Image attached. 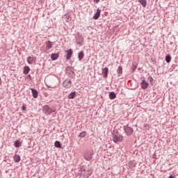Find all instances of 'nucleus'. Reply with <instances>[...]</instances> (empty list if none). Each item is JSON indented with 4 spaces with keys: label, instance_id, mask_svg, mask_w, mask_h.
I'll return each instance as SVG.
<instances>
[{
    "label": "nucleus",
    "instance_id": "nucleus-16",
    "mask_svg": "<svg viewBox=\"0 0 178 178\" xmlns=\"http://www.w3.org/2000/svg\"><path fill=\"white\" fill-rule=\"evenodd\" d=\"M109 98L110 99H115V98H116V94H115V92H111L109 93Z\"/></svg>",
    "mask_w": 178,
    "mask_h": 178
},
{
    "label": "nucleus",
    "instance_id": "nucleus-12",
    "mask_svg": "<svg viewBox=\"0 0 178 178\" xmlns=\"http://www.w3.org/2000/svg\"><path fill=\"white\" fill-rule=\"evenodd\" d=\"M52 42L51 41H47L46 42V47H47V49H51V48H52Z\"/></svg>",
    "mask_w": 178,
    "mask_h": 178
},
{
    "label": "nucleus",
    "instance_id": "nucleus-25",
    "mask_svg": "<svg viewBox=\"0 0 178 178\" xmlns=\"http://www.w3.org/2000/svg\"><path fill=\"white\" fill-rule=\"evenodd\" d=\"M79 137H81L82 138H84L86 137V132L83 131L79 134Z\"/></svg>",
    "mask_w": 178,
    "mask_h": 178
},
{
    "label": "nucleus",
    "instance_id": "nucleus-23",
    "mask_svg": "<svg viewBox=\"0 0 178 178\" xmlns=\"http://www.w3.org/2000/svg\"><path fill=\"white\" fill-rule=\"evenodd\" d=\"M84 172H86V170L84 169V167H82L81 168V175H82L83 176H86V173H84Z\"/></svg>",
    "mask_w": 178,
    "mask_h": 178
},
{
    "label": "nucleus",
    "instance_id": "nucleus-1",
    "mask_svg": "<svg viewBox=\"0 0 178 178\" xmlns=\"http://www.w3.org/2000/svg\"><path fill=\"white\" fill-rule=\"evenodd\" d=\"M42 112H44L47 115H51V113H54V112H55V110L49 108V106L45 105L42 108Z\"/></svg>",
    "mask_w": 178,
    "mask_h": 178
},
{
    "label": "nucleus",
    "instance_id": "nucleus-5",
    "mask_svg": "<svg viewBox=\"0 0 178 178\" xmlns=\"http://www.w3.org/2000/svg\"><path fill=\"white\" fill-rule=\"evenodd\" d=\"M63 87H64V88H70L72 87V81L67 80L64 81L63 83Z\"/></svg>",
    "mask_w": 178,
    "mask_h": 178
},
{
    "label": "nucleus",
    "instance_id": "nucleus-22",
    "mask_svg": "<svg viewBox=\"0 0 178 178\" xmlns=\"http://www.w3.org/2000/svg\"><path fill=\"white\" fill-rule=\"evenodd\" d=\"M15 147H16V148H19V147H20V142L19 140H16L15 142Z\"/></svg>",
    "mask_w": 178,
    "mask_h": 178
},
{
    "label": "nucleus",
    "instance_id": "nucleus-31",
    "mask_svg": "<svg viewBox=\"0 0 178 178\" xmlns=\"http://www.w3.org/2000/svg\"><path fill=\"white\" fill-rule=\"evenodd\" d=\"M96 2L98 3V2H99V0H96Z\"/></svg>",
    "mask_w": 178,
    "mask_h": 178
},
{
    "label": "nucleus",
    "instance_id": "nucleus-28",
    "mask_svg": "<svg viewBox=\"0 0 178 178\" xmlns=\"http://www.w3.org/2000/svg\"><path fill=\"white\" fill-rule=\"evenodd\" d=\"M22 111H26V106H22Z\"/></svg>",
    "mask_w": 178,
    "mask_h": 178
},
{
    "label": "nucleus",
    "instance_id": "nucleus-2",
    "mask_svg": "<svg viewBox=\"0 0 178 178\" xmlns=\"http://www.w3.org/2000/svg\"><path fill=\"white\" fill-rule=\"evenodd\" d=\"M123 140V137L119 134H115L113 135V141L114 143H121Z\"/></svg>",
    "mask_w": 178,
    "mask_h": 178
},
{
    "label": "nucleus",
    "instance_id": "nucleus-19",
    "mask_svg": "<svg viewBox=\"0 0 178 178\" xmlns=\"http://www.w3.org/2000/svg\"><path fill=\"white\" fill-rule=\"evenodd\" d=\"M139 2L143 6V8H145L147 6V0H139Z\"/></svg>",
    "mask_w": 178,
    "mask_h": 178
},
{
    "label": "nucleus",
    "instance_id": "nucleus-26",
    "mask_svg": "<svg viewBox=\"0 0 178 178\" xmlns=\"http://www.w3.org/2000/svg\"><path fill=\"white\" fill-rule=\"evenodd\" d=\"M148 80L150 81V83H152V81H154V78H152V76H149Z\"/></svg>",
    "mask_w": 178,
    "mask_h": 178
},
{
    "label": "nucleus",
    "instance_id": "nucleus-24",
    "mask_svg": "<svg viewBox=\"0 0 178 178\" xmlns=\"http://www.w3.org/2000/svg\"><path fill=\"white\" fill-rule=\"evenodd\" d=\"M117 72L119 73V74H122L123 72V69L122 68V67H118Z\"/></svg>",
    "mask_w": 178,
    "mask_h": 178
},
{
    "label": "nucleus",
    "instance_id": "nucleus-10",
    "mask_svg": "<svg viewBox=\"0 0 178 178\" xmlns=\"http://www.w3.org/2000/svg\"><path fill=\"white\" fill-rule=\"evenodd\" d=\"M108 67H105L102 70V73L104 74V77H108Z\"/></svg>",
    "mask_w": 178,
    "mask_h": 178
},
{
    "label": "nucleus",
    "instance_id": "nucleus-11",
    "mask_svg": "<svg viewBox=\"0 0 178 178\" xmlns=\"http://www.w3.org/2000/svg\"><path fill=\"white\" fill-rule=\"evenodd\" d=\"M59 58V54H52L51 56V60H56Z\"/></svg>",
    "mask_w": 178,
    "mask_h": 178
},
{
    "label": "nucleus",
    "instance_id": "nucleus-7",
    "mask_svg": "<svg viewBox=\"0 0 178 178\" xmlns=\"http://www.w3.org/2000/svg\"><path fill=\"white\" fill-rule=\"evenodd\" d=\"M65 52H66V54H67V55H66V59H67V60H69L72 58V55H73V50H72V49H68V50H65Z\"/></svg>",
    "mask_w": 178,
    "mask_h": 178
},
{
    "label": "nucleus",
    "instance_id": "nucleus-3",
    "mask_svg": "<svg viewBox=\"0 0 178 178\" xmlns=\"http://www.w3.org/2000/svg\"><path fill=\"white\" fill-rule=\"evenodd\" d=\"M133 128L129 126L124 127V132L126 133L127 136H131V134H133Z\"/></svg>",
    "mask_w": 178,
    "mask_h": 178
},
{
    "label": "nucleus",
    "instance_id": "nucleus-6",
    "mask_svg": "<svg viewBox=\"0 0 178 178\" xmlns=\"http://www.w3.org/2000/svg\"><path fill=\"white\" fill-rule=\"evenodd\" d=\"M140 86H141V88H143V90H147V88H148V86H149V84L148 83V82H147V81H145V79L142 80L141 83H140Z\"/></svg>",
    "mask_w": 178,
    "mask_h": 178
},
{
    "label": "nucleus",
    "instance_id": "nucleus-30",
    "mask_svg": "<svg viewBox=\"0 0 178 178\" xmlns=\"http://www.w3.org/2000/svg\"><path fill=\"white\" fill-rule=\"evenodd\" d=\"M168 178H175V177H173V175H170Z\"/></svg>",
    "mask_w": 178,
    "mask_h": 178
},
{
    "label": "nucleus",
    "instance_id": "nucleus-9",
    "mask_svg": "<svg viewBox=\"0 0 178 178\" xmlns=\"http://www.w3.org/2000/svg\"><path fill=\"white\" fill-rule=\"evenodd\" d=\"M31 92L33 98H38V91H37L34 88H31Z\"/></svg>",
    "mask_w": 178,
    "mask_h": 178
},
{
    "label": "nucleus",
    "instance_id": "nucleus-17",
    "mask_svg": "<svg viewBox=\"0 0 178 178\" xmlns=\"http://www.w3.org/2000/svg\"><path fill=\"white\" fill-rule=\"evenodd\" d=\"M78 58H79V60H81V59H83V58H84V52L83 51H81V52L79 53Z\"/></svg>",
    "mask_w": 178,
    "mask_h": 178
},
{
    "label": "nucleus",
    "instance_id": "nucleus-20",
    "mask_svg": "<svg viewBox=\"0 0 178 178\" xmlns=\"http://www.w3.org/2000/svg\"><path fill=\"white\" fill-rule=\"evenodd\" d=\"M54 146L56 147V148H62V145H60V142L56 140L55 143H54Z\"/></svg>",
    "mask_w": 178,
    "mask_h": 178
},
{
    "label": "nucleus",
    "instance_id": "nucleus-4",
    "mask_svg": "<svg viewBox=\"0 0 178 178\" xmlns=\"http://www.w3.org/2000/svg\"><path fill=\"white\" fill-rule=\"evenodd\" d=\"M92 152H86L84 154V158L86 161H91L92 159Z\"/></svg>",
    "mask_w": 178,
    "mask_h": 178
},
{
    "label": "nucleus",
    "instance_id": "nucleus-15",
    "mask_svg": "<svg viewBox=\"0 0 178 178\" xmlns=\"http://www.w3.org/2000/svg\"><path fill=\"white\" fill-rule=\"evenodd\" d=\"M76 97V92H72L69 95H68V98L69 99H74Z\"/></svg>",
    "mask_w": 178,
    "mask_h": 178
},
{
    "label": "nucleus",
    "instance_id": "nucleus-21",
    "mask_svg": "<svg viewBox=\"0 0 178 178\" xmlns=\"http://www.w3.org/2000/svg\"><path fill=\"white\" fill-rule=\"evenodd\" d=\"M165 60H166L167 63H170V62L172 60V57H170V55L167 56L165 57Z\"/></svg>",
    "mask_w": 178,
    "mask_h": 178
},
{
    "label": "nucleus",
    "instance_id": "nucleus-14",
    "mask_svg": "<svg viewBox=\"0 0 178 178\" xmlns=\"http://www.w3.org/2000/svg\"><path fill=\"white\" fill-rule=\"evenodd\" d=\"M26 60L29 65H31V63H33V62H34V57L29 56L27 58Z\"/></svg>",
    "mask_w": 178,
    "mask_h": 178
},
{
    "label": "nucleus",
    "instance_id": "nucleus-8",
    "mask_svg": "<svg viewBox=\"0 0 178 178\" xmlns=\"http://www.w3.org/2000/svg\"><path fill=\"white\" fill-rule=\"evenodd\" d=\"M99 16H101V10L97 9L96 13L93 16L94 20H98Z\"/></svg>",
    "mask_w": 178,
    "mask_h": 178
},
{
    "label": "nucleus",
    "instance_id": "nucleus-29",
    "mask_svg": "<svg viewBox=\"0 0 178 178\" xmlns=\"http://www.w3.org/2000/svg\"><path fill=\"white\" fill-rule=\"evenodd\" d=\"M2 84V79L0 77V86Z\"/></svg>",
    "mask_w": 178,
    "mask_h": 178
},
{
    "label": "nucleus",
    "instance_id": "nucleus-13",
    "mask_svg": "<svg viewBox=\"0 0 178 178\" xmlns=\"http://www.w3.org/2000/svg\"><path fill=\"white\" fill-rule=\"evenodd\" d=\"M23 73L24 74H29L30 73V67H24Z\"/></svg>",
    "mask_w": 178,
    "mask_h": 178
},
{
    "label": "nucleus",
    "instance_id": "nucleus-27",
    "mask_svg": "<svg viewBox=\"0 0 178 178\" xmlns=\"http://www.w3.org/2000/svg\"><path fill=\"white\" fill-rule=\"evenodd\" d=\"M129 165V168H133V161H130Z\"/></svg>",
    "mask_w": 178,
    "mask_h": 178
},
{
    "label": "nucleus",
    "instance_id": "nucleus-18",
    "mask_svg": "<svg viewBox=\"0 0 178 178\" xmlns=\"http://www.w3.org/2000/svg\"><path fill=\"white\" fill-rule=\"evenodd\" d=\"M20 159H21V158H20V156H19V154H15L14 156L15 162H20Z\"/></svg>",
    "mask_w": 178,
    "mask_h": 178
}]
</instances>
